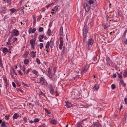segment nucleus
<instances>
[{"label": "nucleus", "mask_w": 127, "mask_h": 127, "mask_svg": "<svg viewBox=\"0 0 127 127\" xmlns=\"http://www.w3.org/2000/svg\"><path fill=\"white\" fill-rule=\"evenodd\" d=\"M52 38L50 40V47L52 48L54 46V42L52 40Z\"/></svg>", "instance_id": "obj_16"}, {"label": "nucleus", "mask_w": 127, "mask_h": 127, "mask_svg": "<svg viewBox=\"0 0 127 127\" xmlns=\"http://www.w3.org/2000/svg\"><path fill=\"white\" fill-rule=\"evenodd\" d=\"M6 9V8L5 7L3 8V9L1 11V13L4 14L5 12Z\"/></svg>", "instance_id": "obj_37"}, {"label": "nucleus", "mask_w": 127, "mask_h": 127, "mask_svg": "<svg viewBox=\"0 0 127 127\" xmlns=\"http://www.w3.org/2000/svg\"><path fill=\"white\" fill-rule=\"evenodd\" d=\"M31 68H30V69L29 68L28 69L26 70V72L25 71V73H24V74H27L28 73L29 71L31 70Z\"/></svg>", "instance_id": "obj_39"}, {"label": "nucleus", "mask_w": 127, "mask_h": 127, "mask_svg": "<svg viewBox=\"0 0 127 127\" xmlns=\"http://www.w3.org/2000/svg\"><path fill=\"white\" fill-rule=\"evenodd\" d=\"M88 3L89 5L91 6L92 4H93L92 5V7L94 8H95V7H96L97 5V3H94V0H89L88 2V3Z\"/></svg>", "instance_id": "obj_5"}, {"label": "nucleus", "mask_w": 127, "mask_h": 127, "mask_svg": "<svg viewBox=\"0 0 127 127\" xmlns=\"http://www.w3.org/2000/svg\"><path fill=\"white\" fill-rule=\"evenodd\" d=\"M99 85L96 84H95V85L94 86V91H97L99 88Z\"/></svg>", "instance_id": "obj_11"}, {"label": "nucleus", "mask_w": 127, "mask_h": 127, "mask_svg": "<svg viewBox=\"0 0 127 127\" xmlns=\"http://www.w3.org/2000/svg\"><path fill=\"white\" fill-rule=\"evenodd\" d=\"M48 77L52 80H54L55 79L54 76L53 75H51V74L49 75Z\"/></svg>", "instance_id": "obj_24"}, {"label": "nucleus", "mask_w": 127, "mask_h": 127, "mask_svg": "<svg viewBox=\"0 0 127 127\" xmlns=\"http://www.w3.org/2000/svg\"><path fill=\"white\" fill-rule=\"evenodd\" d=\"M118 77L122 79L123 78V76L121 74H118Z\"/></svg>", "instance_id": "obj_56"}, {"label": "nucleus", "mask_w": 127, "mask_h": 127, "mask_svg": "<svg viewBox=\"0 0 127 127\" xmlns=\"http://www.w3.org/2000/svg\"><path fill=\"white\" fill-rule=\"evenodd\" d=\"M106 60L107 61V63L108 65L110 66H113V63L111 60L110 58L107 57L106 58Z\"/></svg>", "instance_id": "obj_7"}, {"label": "nucleus", "mask_w": 127, "mask_h": 127, "mask_svg": "<svg viewBox=\"0 0 127 127\" xmlns=\"http://www.w3.org/2000/svg\"><path fill=\"white\" fill-rule=\"evenodd\" d=\"M88 27L86 24L85 25L83 30V40L84 42L86 41L87 40V34L88 33Z\"/></svg>", "instance_id": "obj_1"}, {"label": "nucleus", "mask_w": 127, "mask_h": 127, "mask_svg": "<svg viewBox=\"0 0 127 127\" xmlns=\"http://www.w3.org/2000/svg\"><path fill=\"white\" fill-rule=\"evenodd\" d=\"M43 30V29L42 27H40L38 29V31L39 32H42Z\"/></svg>", "instance_id": "obj_43"}, {"label": "nucleus", "mask_w": 127, "mask_h": 127, "mask_svg": "<svg viewBox=\"0 0 127 127\" xmlns=\"http://www.w3.org/2000/svg\"><path fill=\"white\" fill-rule=\"evenodd\" d=\"M19 66L20 67V69L22 70L23 71L24 73L25 72L26 68L25 67V65H23V66L21 65V64H19Z\"/></svg>", "instance_id": "obj_14"}, {"label": "nucleus", "mask_w": 127, "mask_h": 127, "mask_svg": "<svg viewBox=\"0 0 127 127\" xmlns=\"http://www.w3.org/2000/svg\"><path fill=\"white\" fill-rule=\"evenodd\" d=\"M12 84L14 88L16 87V84L14 82H13L12 83Z\"/></svg>", "instance_id": "obj_60"}, {"label": "nucleus", "mask_w": 127, "mask_h": 127, "mask_svg": "<svg viewBox=\"0 0 127 127\" xmlns=\"http://www.w3.org/2000/svg\"><path fill=\"white\" fill-rule=\"evenodd\" d=\"M50 41H48L46 44V45L45 46V48L47 49L49 48V46L50 47Z\"/></svg>", "instance_id": "obj_27"}, {"label": "nucleus", "mask_w": 127, "mask_h": 127, "mask_svg": "<svg viewBox=\"0 0 127 127\" xmlns=\"http://www.w3.org/2000/svg\"><path fill=\"white\" fill-rule=\"evenodd\" d=\"M9 116V115L8 116H5V119L7 120H8Z\"/></svg>", "instance_id": "obj_51"}, {"label": "nucleus", "mask_w": 127, "mask_h": 127, "mask_svg": "<svg viewBox=\"0 0 127 127\" xmlns=\"http://www.w3.org/2000/svg\"><path fill=\"white\" fill-rule=\"evenodd\" d=\"M124 117L125 118V120H126L127 118V113L126 112L125 113Z\"/></svg>", "instance_id": "obj_64"}, {"label": "nucleus", "mask_w": 127, "mask_h": 127, "mask_svg": "<svg viewBox=\"0 0 127 127\" xmlns=\"http://www.w3.org/2000/svg\"><path fill=\"white\" fill-rule=\"evenodd\" d=\"M117 12L118 15L121 17H122V11L120 10H118Z\"/></svg>", "instance_id": "obj_21"}, {"label": "nucleus", "mask_w": 127, "mask_h": 127, "mask_svg": "<svg viewBox=\"0 0 127 127\" xmlns=\"http://www.w3.org/2000/svg\"><path fill=\"white\" fill-rule=\"evenodd\" d=\"M54 4V3L53 2L47 5L46 7L47 8L49 7H51Z\"/></svg>", "instance_id": "obj_33"}, {"label": "nucleus", "mask_w": 127, "mask_h": 127, "mask_svg": "<svg viewBox=\"0 0 127 127\" xmlns=\"http://www.w3.org/2000/svg\"><path fill=\"white\" fill-rule=\"evenodd\" d=\"M39 119L38 118H35L34 120V122L35 123H37L39 121Z\"/></svg>", "instance_id": "obj_45"}, {"label": "nucleus", "mask_w": 127, "mask_h": 127, "mask_svg": "<svg viewBox=\"0 0 127 127\" xmlns=\"http://www.w3.org/2000/svg\"><path fill=\"white\" fill-rule=\"evenodd\" d=\"M82 123L80 122L78 123L76 125V127H84L82 126Z\"/></svg>", "instance_id": "obj_19"}, {"label": "nucleus", "mask_w": 127, "mask_h": 127, "mask_svg": "<svg viewBox=\"0 0 127 127\" xmlns=\"http://www.w3.org/2000/svg\"><path fill=\"white\" fill-rule=\"evenodd\" d=\"M29 53V51H27L24 54V57H27V56L28 55Z\"/></svg>", "instance_id": "obj_35"}, {"label": "nucleus", "mask_w": 127, "mask_h": 127, "mask_svg": "<svg viewBox=\"0 0 127 127\" xmlns=\"http://www.w3.org/2000/svg\"><path fill=\"white\" fill-rule=\"evenodd\" d=\"M13 35H12V36H10L8 38V41L9 42V43H10V42H11V40L12 37L13 36Z\"/></svg>", "instance_id": "obj_48"}, {"label": "nucleus", "mask_w": 127, "mask_h": 127, "mask_svg": "<svg viewBox=\"0 0 127 127\" xmlns=\"http://www.w3.org/2000/svg\"><path fill=\"white\" fill-rule=\"evenodd\" d=\"M51 31L50 29H49L47 32L46 34L48 36H50L51 35Z\"/></svg>", "instance_id": "obj_23"}, {"label": "nucleus", "mask_w": 127, "mask_h": 127, "mask_svg": "<svg viewBox=\"0 0 127 127\" xmlns=\"http://www.w3.org/2000/svg\"><path fill=\"white\" fill-rule=\"evenodd\" d=\"M48 87L49 90L53 89V87L52 85L51 84H50L48 85Z\"/></svg>", "instance_id": "obj_30"}, {"label": "nucleus", "mask_w": 127, "mask_h": 127, "mask_svg": "<svg viewBox=\"0 0 127 127\" xmlns=\"http://www.w3.org/2000/svg\"><path fill=\"white\" fill-rule=\"evenodd\" d=\"M32 72L34 74L36 75V76H38L39 74L38 73V72L37 71L35 70H33Z\"/></svg>", "instance_id": "obj_28"}, {"label": "nucleus", "mask_w": 127, "mask_h": 127, "mask_svg": "<svg viewBox=\"0 0 127 127\" xmlns=\"http://www.w3.org/2000/svg\"><path fill=\"white\" fill-rule=\"evenodd\" d=\"M127 32V29L124 32V33L123 34V35L125 37L126 36V33Z\"/></svg>", "instance_id": "obj_55"}, {"label": "nucleus", "mask_w": 127, "mask_h": 127, "mask_svg": "<svg viewBox=\"0 0 127 127\" xmlns=\"http://www.w3.org/2000/svg\"><path fill=\"white\" fill-rule=\"evenodd\" d=\"M39 81L41 84L43 85H47L48 83L43 77H41L39 78Z\"/></svg>", "instance_id": "obj_3"}, {"label": "nucleus", "mask_w": 127, "mask_h": 127, "mask_svg": "<svg viewBox=\"0 0 127 127\" xmlns=\"http://www.w3.org/2000/svg\"><path fill=\"white\" fill-rule=\"evenodd\" d=\"M32 30V29L31 28H29V31H28L29 33V34L31 33L32 32L31 30Z\"/></svg>", "instance_id": "obj_58"}, {"label": "nucleus", "mask_w": 127, "mask_h": 127, "mask_svg": "<svg viewBox=\"0 0 127 127\" xmlns=\"http://www.w3.org/2000/svg\"><path fill=\"white\" fill-rule=\"evenodd\" d=\"M123 75L124 77L125 78L127 76V68L124 71Z\"/></svg>", "instance_id": "obj_26"}, {"label": "nucleus", "mask_w": 127, "mask_h": 127, "mask_svg": "<svg viewBox=\"0 0 127 127\" xmlns=\"http://www.w3.org/2000/svg\"><path fill=\"white\" fill-rule=\"evenodd\" d=\"M92 126L93 127H101V125L98 122H96L93 123L92 124Z\"/></svg>", "instance_id": "obj_8"}, {"label": "nucleus", "mask_w": 127, "mask_h": 127, "mask_svg": "<svg viewBox=\"0 0 127 127\" xmlns=\"http://www.w3.org/2000/svg\"><path fill=\"white\" fill-rule=\"evenodd\" d=\"M35 61L39 64H41L40 60L38 58L36 59Z\"/></svg>", "instance_id": "obj_38"}, {"label": "nucleus", "mask_w": 127, "mask_h": 127, "mask_svg": "<svg viewBox=\"0 0 127 127\" xmlns=\"http://www.w3.org/2000/svg\"><path fill=\"white\" fill-rule=\"evenodd\" d=\"M116 87L115 84H113L111 85V88L112 89L114 90L116 88Z\"/></svg>", "instance_id": "obj_47"}, {"label": "nucleus", "mask_w": 127, "mask_h": 127, "mask_svg": "<svg viewBox=\"0 0 127 127\" xmlns=\"http://www.w3.org/2000/svg\"><path fill=\"white\" fill-rule=\"evenodd\" d=\"M0 66L2 68H3V64L2 63V60H0Z\"/></svg>", "instance_id": "obj_41"}, {"label": "nucleus", "mask_w": 127, "mask_h": 127, "mask_svg": "<svg viewBox=\"0 0 127 127\" xmlns=\"http://www.w3.org/2000/svg\"><path fill=\"white\" fill-rule=\"evenodd\" d=\"M48 70L49 75L51 73V70L49 67L48 68Z\"/></svg>", "instance_id": "obj_53"}, {"label": "nucleus", "mask_w": 127, "mask_h": 127, "mask_svg": "<svg viewBox=\"0 0 127 127\" xmlns=\"http://www.w3.org/2000/svg\"><path fill=\"white\" fill-rule=\"evenodd\" d=\"M63 38L62 37H60V44L59 48L61 50L62 49L63 46L64 44Z\"/></svg>", "instance_id": "obj_6"}, {"label": "nucleus", "mask_w": 127, "mask_h": 127, "mask_svg": "<svg viewBox=\"0 0 127 127\" xmlns=\"http://www.w3.org/2000/svg\"><path fill=\"white\" fill-rule=\"evenodd\" d=\"M19 115L17 113H15L13 116V119H17L18 117H19Z\"/></svg>", "instance_id": "obj_15"}, {"label": "nucleus", "mask_w": 127, "mask_h": 127, "mask_svg": "<svg viewBox=\"0 0 127 127\" xmlns=\"http://www.w3.org/2000/svg\"><path fill=\"white\" fill-rule=\"evenodd\" d=\"M88 3H84L83 5V7L85 9V11L88 12L89 11L91 6L88 5Z\"/></svg>", "instance_id": "obj_4"}, {"label": "nucleus", "mask_w": 127, "mask_h": 127, "mask_svg": "<svg viewBox=\"0 0 127 127\" xmlns=\"http://www.w3.org/2000/svg\"><path fill=\"white\" fill-rule=\"evenodd\" d=\"M22 84H23L25 86H26L27 87H29V85H27V84H25L23 82H22Z\"/></svg>", "instance_id": "obj_59"}, {"label": "nucleus", "mask_w": 127, "mask_h": 127, "mask_svg": "<svg viewBox=\"0 0 127 127\" xmlns=\"http://www.w3.org/2000/svg\"><path fill=\"white\" fill-rule=\"evenodd\" d=\"M35 40L31 39L30 40V44H35Z\"/></svg>", "instance_id": "obj_32"}, {"label": "nucleus", "mask_w": 127, "mask_h": 127, "mask_svg": "<svg viewBox=\"0 0 127 127\" xmlns=\"http://www.w3.org/2000/svg\"><path fill=\"white\" fill-rule=\"evenodd\" d=\"M2 52L5 53V52H8V49L7 48L4 47L3 48Z\"/></svg>", "instance_id": "obj_22"}, {"label": "nucleus", "mask_w": 127, "mask_h": 127, "mask_svg": "<svg viewBox=\"0 0 127 127\" xmlns=\"http://www.w3.org/2000/svg\"><path fill=\"white\" fill-rule=\"evenodd\" d=\"M5 123V121H3L1 123V127H6Z\"/></svg>", "instance_id": "obj_34"}, {"label": "nucleus", "mask_w": 127, "mask_h": 127, "mask_svg": "<svg viewBox=\"0 0 127 127\" xmlns=\"http://www.w3.org/2000/svg\"><path fill=\"white\" fill-rule=\"evenodd\" d=\"M29 61L27 59H25L24 61V63L25 64H28L29 63Z\"/></svg>", "instance_id": "obj_36"}, {"label": "nucleus", "mask_w": 127, "mask_h": 127, "mask_svg": "<svg viewBox=\"0 0 127 127\" xmlns=\"http://www.w3.org/2000/svg\"><path fill=\"white\" fill-rule=\"evenodd\" d=\"M31 44V48H32L33 49L34 48V45L35 44Z\"/></svg>", "instance_id": "obj_62"}, {"label": "nucleus", "mask_w": 127, "mask_h": 127, "mask_svg": "<svg viewBox=\"0 0 127 127\" xmlns=\"http://www.w3.org/2000/svg\"><path fill=\"white\" fill-rule=\"evenodd\" d=\"M9 10L11 11V12L12 13H14L15 12L17 11L16 10L15 8H13Z\"/></svg>", "instance_id": "obj_29"}, {"label": "nucleus", "mask_w": 127, "mask_h": 127, "mask_svg": "<svg viewBox=\"0 0 127 127\" xmlns=\"http://www.w3.org/2000/svg\"><path fill=\"white\" fill-rule=\"evenodd\" d=\"M18 73L20 74V75H22L23 74V73L21 72L20 70L18 71Z\"/></svg>", "instance_id": "obj_63"}, {"label": "nucleus", "mask_w": 127, "mask_h": 127, "mask_svg": "<svg viewBox=\"0 0 127 127\" xmlns=\"http://www.w3.org/2000/svg\"><path fill=\"white\" fill-rule=\"evenodd\" d=\"M36 31V29L35 28H33L32 30H31V32L32 33H34Z\"/></svg>", "instance_id": "obj_52"}, {"label": "nucleus", "mask_w": 127, "mask_h": 127, "mask_svg": "<svg viewBox=\"0 0 127 127\" xmlns=\"http://www.w3.org/2000/svg\"><path fill=\"white\" fill-rule=\"evenodd\" d=\"M39 95H42V96H44L45 97H46L45 94L43 92H42L41 91V92L40 93V94H39Z\"/></svg>", "instance_id": "obj_42"}, {"label": "nucleus", "mask_w": 127, "mask_h": 127, "mask_svg": "<svg viewBox=\"0 0 127 127\" xmlns=\"http://www.w3.org/2000/svg\"><path fill=\"white\" fill-rule=\"evenodd\" d=\"M124 101L126 104H127V97H125L124 98Z\"/></svg>", "instance_id": "obj_61"}, {"label": "nucleus", "mask_w": 127, "mask_h": 127, "mask_svg": "<svg viewBox=\"0 0 127 127\" xmlns=\"http://www.w3.org/2000/svg\"><path fill=\"white\" fill-rule=\"evenodd\" d=\"M93 60L94 61H95L97 60V56H96L94 57L93 58Z\"/></svg>", "instance_id": "obj_49"}, {"label": "nucleus", "mask_w": 127, "mask_h": 127, "mask_svg": "<svg viewBox=\"0 0 127 127\" xmlns=\"http://www.w3.org/2000/svg\"><path fill=\"white\" fill-rule=\"evenodd\" d=\"M13 71V74H14L15 75H17V73L14 71V69L13 68L12 69Z\"/></svg>", "instance_id": "obj_50"}, {"label": "nucleus", "mask_w": 127, "mask_h": 127, "mask_svg": "<svg viewBox=\"0 0 127 127\" xmlns=\"http://www.w3.org/2000/svg\"><path fill=\"white\" fill-rule=\"evenodd\" d=\"M58 10V7L57 6H55L54 7L53 9H52V10L53 11H55V12L56 13L57 11Z\"/></svg>", "instance_id": "obj_25"}, {"label": "nucleus", "mask_w": 127, "mask_h": 127, "mask_svg": "<svg viewBox=\"0 0 127 127\" xmlns=\"http://www.w3.org/2000/svg\"><path fill=\"white\" fill-rule=\"evenodd\" d=\"M45 112L47 113V114H50L51 113V112L50 111L46 109H45Z\"/></svg>", "instance_id": "obj_40"}, {"label": "nucleus", "mask_w": 127, "mask_h": 127, "mask_svg": "<svg viewBox=\"0 0 127 127\" xmlns=\"http://www.w3.org/2000/svg\"><path fill=\"white\" fill-rule=\"evenodd\" d=\"M86 42L87 43V46L89 49L90 48V46H92L95 42L94 39L92 38L89 39L88 41H86Z\"/></svg>", "instance_id": "obj_2"}, {"label": "nucleus", "mask_w": 127, "mask_h": 127, "mask_svg": "<svg viewBox=\"0 0 127 127\" xmlns=\"http://www.w3.org/2000/svg\"><path fill=\"white\" fill-rule=\"evenodd\" d=\"M13 34L15 36H17L19 34V32L18 30H15L13 32Z\"/></svg>", "instance_id": "obj_13"}, {"label": "nucleus", "mask_w": 127, "mask_h": 127, "mask_svg": "<svg viewBox=\"0 0 127 127\" xmlns=\"http://www.w3.org/2000/svg\"><path fill=\"white\" fill-rule=\"evenodd\" d=\"M44 37V36L43 35L41 34L40 35H39V37H38V39L39 41L40 42H43L44 41L42 40V39H43Z\"/></svg>", "instance_id": "obj_10"}, {"label": "nucleus", "mask_w": 127, "mask_h": 127, "mask_svg": "<svg viewBox=\"0 0 127 127\" xmlns=\"http://www.w3.org/2000/svg\"><path fill=\"white\" fill-rule=\"evenodd\" d=\"M87 70V69H86L85 68H84L82 72L83 73L86 72Z\"/></svg>", "instance_id": "obj_54"}, {"label": "nucleus", "mask_w": 127, "mask_h": 127, "mask_svg": "<svg viewBox=\"0 0 127 127\" xmlns=\"http://www.w3.org/2000/svg\"><path fill=\"white\" fill-rule=\"evenodd\" d=\"M50 122L52 124L56 125L57 124V122L55 120H51Z\"/></svg>", "instance_id": "obj_20"}, {"label": "nucleus", "mask_w": 127, "mask_h": 127, "mask_svg": "<svg viewBox=\"0 0 127 127\" xmlns=\"http://www.w3.org/2000/svg\"><path fill=\"white\" fill-rule=\"evenodd\" d=\"M42 17V15H39L38 18H37V21H39L41 19V18Z\"/></svg>", "instance_id": "obj_44"}, {"label": "nucleus", "mask_w": 127, "mask_h": 127, "mask_svg": "<svg viewBox=\"0 0 127 127\" xmlns=\"http://www.w3.org/2000/svg\"><path fill=\"white\" fill-rule=\"evenodd\" d=\"M66 102L65 106L67 108H70L72 106V104L71 102H69L68 101Z\"/></svg>", "instance_id": "obj_9"}, {"label": "nucleus", "mask_w": 127, "mask_h": 127, "mask_svg": "<svg viewBox=\"0 0 127 127\" xmlns=\"http://www.w3.org/2000/svg\"><path fill=\"white\" fill-rule=\"evenodd\" d=\"M60 36H62L63 34V27L62 26L60 29Z\"/></svg>", "instance_id": "obj_18"}, {"label": "nucleus", "mask_w": 127, "mask_h": 127, "mask_svg": "<svg viewBox=\"0 0 127 127\" xmlns=\"http://www.w3.org/2000/svg\"><path fill=\"white\" fill-rule=\"evenodd\" d=\"M36 52L32 51L31 52L30 54V56L32 57V58H33L35 57L36 56Z\"/></svg>", "instance_id": "obj_12"}, {"label": "nucleus", "mask_w": 127, "mask_h": 127, "mask_svg": "<svg viewBox=\"0 0 127 127\" xmlns=\"http://www.w3.org/2000/svg\"><path fill=\"white\" fill-rule=\"evenodd\" d=\"M43 46V44L42 43L39 44V48L40 49H42Z\"/></svg>", "instance_id": "obj_46"}, {"label": "nucleus", "mask_w": 127, "mask_h": 127, "mask_svg": "<svg viewBox=\"0 0 127 127\" xmlns=\"http://www.w3.org/2000/svg\"><path fill=\"white\" fill-rule=\"evenodd\" d=\"M120 83L124 87H126V84L124 83L123 80L122 79H121L120 80Z\"/></svg>", "instance_id": "obj_17"}, {"label": "nucleus", "mask_w": 127, "mask_h": 127, "mask_svg": "<svg viewBox=\"0 0 127 127\" xmlns=\"http://www.w3.org/2000/svg\"><path fill=\"white\" fill-rule=\"evenodd\" d=\"M50 93L52 95H54L55 94V91L54 89L49 90Z\"/></svg>", "instance_id": "obj_31"}, {"label": "nucleus", "mask_w": 127, "mask_h": 127, "mask_svg": "<svg viewBox=\"0 0 127 127\" xmlns=\"http://www.w3.org/2000/svg\"><path fill=\"white\" fill-rule=\"evenodd\" d=\"M13 39H14L13 41V43L15 41H17L18 40L17 38L16 37L14 38H13Z\"/></svg>", "instance_id": "obj_57"}]
</instances>
